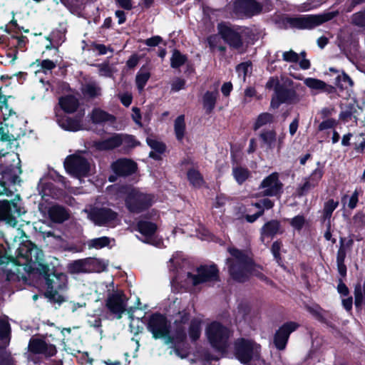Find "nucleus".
I'll return each instance as SVG.
<instances>
[{
	"label": "nucleus",
	"mask_w": 365,
	"mask_h": 365,
	"mask_svg": "<svg viewBox=\"0 0 365 365\" xmlns=\"http://www.w3.org/2000/svg\"><path fill=\"white\" fill-rule=\"evenodd\" d=\"M228 252L231 255L227 259L229 273L231 277L239 282L247 280L250 276H256L262 280L266 277L262 273V267L255 264L247 252L234 247H229Z\"/></svg>",
	"instance_id": "f257e3e1"
},
{
	"label": "nucleus",
	"mask_w": 365,
	"mask_h": 365,
	"mask_svg": "<svg viewBox=\"0 0 365 365\" xmlns=\"http://www.w3.org/2000/svg\"><path fill=\"white\" fill-rule=\"evenodd\" d=\"M205 335L210 346L224 354L229 347L232 331L221 323L212 322L206 327Z\"/></svg>",
	"instance_id": "f03ea898"
},
{
	"label": "nucleus",
	"mask_w": 365,
	"mask_h": 365,
	"mask_svg": "<svg viewBox=\"0 0 365 365\" xmlns=\"http://www.w3.org/2000/svg\"><path fill=\"white\" fill-rule=\"evenodd\" d=\"M83 211L96 226L113 228L120 223L118 213L106 206L88 205Z\"/></svg>",
	"instance_id": "7ed1b4c3"
},
{
	"label": "nucleus",
	"mask_w": 365,
	"mask_h": 365,
	"mask_svg": "<svg viewBox=\"0 0 365 365\" xmlns=\"http://www.w3.org/2000/svg\"><path fill=\"white\" fill-rule=\"evenodd\" d=\"M260 346L252 340L238 339L235 343L236 358L242 364L248 365H264L260 358Z\"/></svg>",
	"instance_id": "20e7f679"
},
{
	"label": "nucleus",
	"mask_w": 365,
	"mask_h": 365,
	"mask_svg": "<svg viewBox=\"0 0 365 365\" xmlns=\"http://www.w3.org/2000/svg\"><path fill=\"white\" fill-rule=\"evenodd\" d=\"M120 192L125 195V205L132 212H140L150 207L154 201L153 195L127 186L120 188Z\"/></svg>",
	"instance_id": "39448f33"
},
{
	"label": "nucleus",
	"mask_w": 365,
	"mask_h": 365,
	"mask_svg": "<svg viewBox=\"0 0 365 365\" xmlns=\"http://www.w3.org/2000/svg\"><path fill=\"white\" fill-rule=\"evenodd\" d=\"M46 292L44 295L51 302L61 304L66 300L65 292L67 289V277L66 274H49L45 277Z\"/></svg>",
	"instance_id": "423d86ee"
},
{
	"label": "nucleus",
	"mask_w": 365,
	"mask_h": 365,
	"mask_svg": "<svg viewBox=\"0 0 365 365\" xmlns=\"http://www.w3.org/2000/svg\"><path fill=\"white\" fill-rule=\"evenodd\" d=\"M50 180H53L55 182L61 183L64 188L68 189L70 187L64 177L56 172L50 173L48 177L41 178L38 185L39 194L41 195L43 198L51 197L54 199H59L63 196V189L56 187Z\"/></svg>",
	"instance_id": "0eeeda50"
},
{
	"label": "nucleus",
	"mask_w": 365,
	"mask_h": 365,
	"mask_svg": "<svg viewBox=\"0 0 365 365\" xmlns=\"http://www.w3.org/2000/svg\"><path fill=\"white\" fill-rule=\"evenodd\" d=\"M64 167L71 175L79 179L87 176L90 170V163L82 152L68 156L64 161Z\"/></svg>",
	"instance_id": "6e6552de"
},
{
	"label": "nucleus",
	"mask_w": 365,
	"mask_h": 365,
	"mask_svg": "<svg viewBox=\"0 0 365 365\" xmlns=\"http://www.w3.org/2000/svg\"><path fill=\"white\" fill-rule=\"evenodd\" d=\"M28 360L34 364L38 362L36 354L51 357L56 354V346L46 341L43 337H31L28 345Z\"/></svg>",
	"instance_id": "1a4fd4ad"
},
{
	"label": "nucleus",
	"mask_w": 365,
	"mask_h": 365,
	"mask_svg": "<svg viewBox=\"0 0 365 365\" xmlns=\"http://www.w3.org/2000/svg\"><path fill=\"white\" fill-rule=\"evenodd\" d=\"M218 280V269L215 265H204L198 267L195 273L187 272L185 282L187 285L197 286L200 284Z\"/></svg>",
	"instance_id": "9d476101"
},
{
	"label": "nucleus",
	"mask_w": 365,
	"mask_h": 365,
	"mask_svg": "<svg viewBox=\"0 0 365 365\" xmlns=\"http://www.w3.org/2000/svg\"><path fill=\"white\" fill-rule=\"evenodd\" d=\"M25 213L19 200L10 202L0 200V221L14 227L17 223V217Z\"/></svg>",
	"instance_id": "9b49d317"
},
{
	"label": "nucleus",
	"mask_w": 365,
	"mask_h": 365,
	"mask_svg": "<svg viewBox=\"0 0 365 365\" xmlns=\"http://www.w3.org/2000/svg\"><path fill=\"white\" fill-rule=\"evenodd\" d=\"M327 21L323 15H299L286 19V24L292 29H312Z\"/></svg>",
	"instance_id": "f8f14e48"
},
{
	"label": "nucleus",
	"mask_w": 365,
	"mask_h": 365,
	"mask_svg": "<svg viewBox=\"0 0 365 365\" xmlns=\"http://www.w3.org/2000/svg\"><path fill=\"white\" fill-rule=\"evenodd\" d=\"M218 33L232 49L239 53H243L245 51L242 36L240 33L232 26L221 23L217 26Z\"/></svg>",
	"instance_id": "ddd939ff"
},
{
	"label": "nucleus",
	"mask_w": 365,
	"mask_h": 365,
	"mask_svg": "<svg viewBox=\"0 0 365 365\" xmlns=\"http://www.w3.org/2000/svg\"><path fill=\"white\" fill-rule=\"evenodd\" d=\"M0 272H2V278L9 282L20 281L24 278L20 274L19 267L15 264L14 260L6 256L0 247Z\"/></svg>",
	"instance_id": "4468645a"
},
{
	"label": "nucleus",
	"mask_w": 365,
	"mask_h": 365,
	"mask_svg": "<svg viewBox=\"0 0 365 365\" xmlns=\"http://www.w3.org/2000/svg\"><path fill=\"white\" fill-rule=\"evenodd\" d=\"M127 300L123 291L115 290L108 294L106 305L110 313L120 318L126 309Z\"/></svg>",
	"instance_id": "2eb2a0df"
},
{
	"label": "nucleus",
	"mask_w": 365,
	"mask_h": 365,
	"mask_svg": "<svg viewBox=\"0 0 365 365\" xmlns=\"http://www.w3.org/2000/svg\"><path fill=\"white\" fill-rule=\"evenodd\" d=\"M147 328L152 333L154 338L159 339L169 334L170 326L165 316L156 313L149 317Z\"/></svg>",
	"instance_id": "dca6fc26"
},
{
	"label": "nucleus",
	"mask_w": 365,
	"mask_h": 365,
	"mask_svg": "<svg viewBox=\"0 0 365 365\" xmlns=\"http://www.w3.org/2000/svg\"><path fill=\"white\" fill-rule=\"evenodd\" d=\"M259 188L263 196L277 197L283 192V184L279 179V174L272 173L262 181Z\"/></svg>",
	"instance_id": "f3484780"
},
{
	"label": "nucleus",
	"mask_w": 365,
	"mask_h": 365,
	"mask_svg": "<svg viewBox=\"0 0 365 365\" xmlns=\"http://www.w3.org/2000/svg\"><path fill=\"white\" fill-rule=\"evenodd\" d=\"M101 262L95 258L75 260L70 263L69 270L73 273L99 272L101 271Z\"/></svg>",
	"instance_id": "a211bd4d"
},
{
	"label": "nucleus",
	"mask_w": 365,
	"mask_h": 365,
	"mask_svg": "<svg viewBox=\"0 0 365 365\" xmlns=\"http://www.w3.org/2000/svg\"><path fill=\"white\" fill-rule=\"evenodd\" d=\"M299 101L297 93L292 89L283 86L275 88V93L272 98L270 106L272 108H278L282 103H293Z\"/></svg>",
	"instance_id": "6ab92c4d"
},
{
	"label": "nucleus",
	"mask_w": 365,
	"mask_h": 365,
	"mask_svg": "<svg viewBox=\"0 0 365 365\" xmlns=\"http://www.w3.org/2000/svg\"><path fill=\"white\" fill-rule=\"evenodd\" d=\"M42 255L41 250L29 241L22 243L18 249V256L24 259V264L40 261Z\"/></svg>",
	"instance_id": "aec40b11"
},
{
	"label": "nucleus",
	"mask_w": 365,
	"mask_h": 365,
	"mask_svg": "<svg viewBox=\"0 0 365 365\" xmlns=\"http://www.w3.org/2000/svg\"><path fill=\"white\" fill-rule=\"evenodd\" d=\"M189 320V313L185 309L180 311L173 323V340L183 341L186 339V324Z\"/></svg>",
	"instance_id": "412c9836"
},
{
	"label": "nucleus",
	"mask_w": 365,
	"mask_h": 365,
	"mask_svg": "<svg viewBox=\"0 0 365 365\" xmlns=\"http://www.w3.org/2000/svg\"><path fill=\"white\" fill-rule=\"evenodd\" d=\"M157 227L155 224L148 221H140L137 225V230L141 234L140 238L143 242L160 247L161 242L155 239Z\"/></svg>",
	"instance_id": "4be33fe9"
},
{
	"label": "nucleus",
	"mask_w": 365,
	"mask_h": 365,
	"mask_svg": "<svg viewBox=\"0 0 365 365\" xmlns=\"http://www.w3.org/2000/svg\"><path fill=\"white\" fill-rule=\"evenodd\" d=\"M298 324L290 322L283 324L276 332L274 337V343L277 349L283 350L285 349L289 336L292 332L295 331Z\"/></svg>",
	"instance_id": "5701e85b"
},
{
	"label": "nucleus",
	"mask_w": 365,
	"mask_h": 365,
	"mask_svg": "<svg viewBox=\"0 0 365 365\" xmlns=\"http://www.w3.org/2000/svg\"><path fill=\"white\" fill-rule=\"evenodd\" d=\"M261 5L255 0H236L234 11L236 14L252 16L260 12Z\"/></svg>",
	"instance_id": "b1692460"
},
{
	"label": "nucleus",
	"mask_w": 365,
	"mask_h": 365,
	"mask_svg": "<svg viewBox=\"0 0 365 365\" xmlns=\"http://www.w3.org/2000/svg\"><path fill=\"white\" fill-rule=\"evenodd\" d=\"M111 168L116 175L128 176L136 171L137 164L131 160L120 158L112 163Z\"/></svg>",
	"instance_id": "393cba45"
},
{
	"label": "nucleus",
	"mask_w": 365,
	"mask_h": 365,
	"mask_svg": "<svg viewBox=\"0 0 365 365\" xmlns=\"http://www.w3.org/2000/svg\"><path fill=\"white\" fill-rule=\"evenodd\" d=\"M259 138L262 141V147L267 150H273L277 148L279 150L283 144V137L277 138V133L274 130H263L259 134Z\"/></svg>",
	"instance_id": "a878e982"
},
{
	"label": "nucleus",
	"mask_w": 365,
	"mask_h": 365,
	"mask_svg": "<svg viewBox=\"0 0 365 365\" xmlns=\"http://www.w3.org/2000/svg\"><path fill=\"white\" fill-rule=\"evenodd\" d=\"M56 121L58 125L65 130L78 131L83 128L81 119L80 118H70L62 115L56 111Z\"/></svg>",
	"instance_id": "bb28decb"
},
{
	"label": "nucleus",
	"mask_w": 365,
	"mask_h": 365,
	"mask_svg": "<svg viewBox=\"0 0 365 365\" xmlns=\"http://www.w3.org/2000/svg\"><path fill=\"white\" fill-rule=\"evenodd\" d=\"M120 133H114L106 139L95 141L93 146L98 150H110L120 147Z\"/></svg>",
	"instance_id": "cd10ccee"
},
{
	"label": "nucleus",
	"mask_w": 365,
	"mask_h": 365,
	"mask_svg": "<svg viewBox=\"0 0 365 365\" xmlns=\"http://www.w3.org/2000/svg\"><path fill=\"white\" fill-rule=\"evenodd\" d=\"M48 215L49 219L56 223H62L69 217L66 208L58 205H53L48 207Z\"/></svg>",
	"instance_id": "c85d7f7f"
},
{
	"label": "nucleus",
	"mask_w": 365,
	"mask_h": 365,
	"mask_svg": "<svg viewBox=\"0 0 365 365\" xmlns=\"http://www.w3.org/2000/svg\"><path fill=\"white\" fill-rule=\"evenodd\" d=\"M218 98L219 92L217 88H215L213 91H207L203 94L202 103L203 108L207 114H210L214 110Z\"/></svg>",
	"instance_id": "c756f323"
},
{
	"label": "nucleus",
	"mask_w": 365,
	"mask_h": 365,
	"mask_svg": "<svg viewBox=\"0 0 365 365\" xmlns=\"http://www.w3.org/2000/svg\"><path fill=\"white\" fill-rule=\"evenodd\" d=\"M282 232L279 222L277 220H270L262 227L261 239L264 242L266 238H273L276 235Z\"/></svg>",
	"instance_id": "7c9ffc66"
},
{
	"label": "nucleus",
	"mask_w": 365,
	"mask_h": 365,
	"mask_svg": "<svg viewBox=\"0 0 365 365\" xmlns=\"http://www.w3.org/2000/svg\"><path fill=\"white\" fill-rule=\"evenodd\" d=\"M90 118L93 123L104 125L106 123H113L115 117L99 108H94L90 114Z\"/></svg>",
	"instance_id": "2f4dec72"
},
{
	"label": "nucleus",
	"mask_w": 365,
	"mask_h": 365,
	"mask_svg": "<svg viewBox=\"0 0 365 365\" xmlns=\"http://www.w3.org/2000/svg\"><path fill=\"white\" fill-rule=\"evenodd\" d=\"M304 84L312 90L331 93L334 91V87L326 83L322 80L314 78H307L304 81Z\"/></svg>",
	"instance_id": "473e14b6"
},
{
	"label": "nucleus",
	"mask_w": 365,
	"mask_h": 365,
	"mask_svg": "<svg viewBox=\"0 0 365 365\" xmlns=\"http://www.w3.org/2000/svg\"><path fill=\"white\" fill-rule=\"evenodd\" d=\"M11 339V327L8 317L6 316L0 318V346H7Z\"/></svg>",
	"instance_id": "72a5a7b5"
},
{
	"label": "nucleus",
	"mask_w": 365,
	"mask_h": 365,
	"mask_svg": "<svg viewBox=\"0 0 365 365\" xmlns=\"http://www.w3.org/2000/svg\"><path fill=\"white\" fill-rule=\"evenodd\" d=\"M58 104L61 108L68 113H74L78 106L79 103L78 99L73 96H65L59 98Z\"/></svg>",
	"instance_id": "f704fd0d"
},
{
	"label": "nucleus",
	"mask_w": 365,
	"mask_h": 365,
	"mask_svg": "<svg viewBox=\"0 0 365 365\" xmlns=\"http://www.w3.org/2000/svg\"><path fill=\"white\" fill-rule=\"evenodd\" d=\"M82 92L89 98H97L101 96V88L97 82L91 81L83 86Z\"/></svg>",
	"instance_id": "c9c22d12"
},
{
	"label": "nucleus",
	"mask_w": 365,
	"mask_h": 365,
	"mask_svg": "<svg viewBox=\"0 0 365 365\" xmlns=\"http://www.w3.org/2000/svg\"><path fill=\"white\" fill-rule=\"evenodd\" d=\"M6 128L0 127V157L8 153L11 148V136L6 133Z\"/></svg>",
	"instance_id": "e433bc0d"
},
{
	"label": "nucleus",
	"mask_w": 365,
	"mask_h": 365,
	"mask_svg": "<svg viewBox=\"0 0 365 365\" xmlns=\"http://www.w3.org/2000/svg\"><path fill=\"white\" fill-rule=\"evenodd\" d=\"M150 78V71L145 67H142L137 73L135 77V83L139 92L143 91Z\"/></svg>",
	"instance_id": "4c0bfd02"
},
{
	"label": "nucleus",
	"mask_w": 365,
	"mask_h": 365,
	"mask_svg": "<svg viewBox=\"0 0 365 365\" xmlns=\"http://www.w3.org/2000/svg\"><path fill=\"white\" fill-rule=\"evenodd\" d=\"M232 175L239 185L244 183L250 176V171L242 166H234L232 168Z\"/></svg>",
	"instance_id": "58836bf2"
},
{
	"label": "nucleus",
	"mask_w": 365,
	"mask_h": 365,
	"mask_svg": "<svg viewBox=\"0 0 365 365\" xmlns=\"http://www.w3.org/2000/svg\"><path fill=\"white\" fill-rule=\"evenodd\" d=\"M185 115H179L174 122L175 135L178 140L182 141L185 134Z\"/></svg>",
	"instance_id": "ea45409f"
},
{
	"label": "nucleus",
	"mask_w": 365,
	"mask_h": 365,
	"mask_svg": "<svg viewBox=\"0 0 365 365\" xmlns=\"http://www.w3.org/2000/svg\"><path fill=\"white\" fill-rule=\"evenodd\" d=\"M202 320L195 318L191 320L188 329V335L192 341L197 340L201 334Z\"/></svg>",
	"instance_id": "a19ab883"
},
{
	"label": "nucleus",
	"mask_w": 365,
	"mask_h": 365,
	"mask_svg": "<svg viewBox=\"0 0 365 365\" xmlns=\"http://www.w3.org/2000/svg\"><path fill=\"white\" fill-rule=\"evenodd\" d=\"M273 120L274 116L272 114L269 113H262L257 116L253 125V129L257 130L264 125L272 123Z\"/></svg>",
	"instance_id": "79ce46f5"
},
{
	"label": "nucleus",
	"mask_w": 365,
	"mask_h": 365,
	"mask_svg": "<svg viewBox=\"0 0 365 365\" xmlns=\"http://www.w3.org/2000/svg\"><path fill=\"white\" fill-rule=\"evenodd\" d=\"M338 205L339 202L335 201L333 199H330L324 203L322 212V218L324 221L327 220H328L329 221L330 220L333 212L338 207Z\"/></svg>",
	"instance_id": "37998d69"
},
{
	"label": "nucleus",
	"mask_w": 365,
	"mask_h": 365,
	"mask_svg": "<svg viewBox=\"0 0 365 365\" xmlns=\"http://www.w3.org/2000/svg\"><path fill=\"white\" fill-rule=\"evenodd\" d=\"M110 242V239L109 237H101L89 240L86 244H87L88 248H90V249L94 248L96 250H99V249H101V248L108 246Z\"/></svg>",
	"instance_id": "c03bdc74"
},
{
	"label": "nucleus",
	"mask_w": 365,
	"mask_h": 365,
	"mask_svg": "<svg viewBox=\"0 0 365 365\" xmlns=\"http://www.w3.org/2000/svg\"><path fill=\"white\" fill-rule=\"evenodd\" d=\"M64 38L65 36L61 31H53L48 38L50 41V45L46 46V48H58L64 41Z\"/></svg>",
	"instance_id": "a18cd8bd"
},
{
	"label": "nucleus",
	"mask_w": 365,
	"mask_h": 365,
	"mask_svg": "<svg viewBox=\"0 0 365 365\" xmlns=\"http://www.w3.org/2000/svg\"><path fill=\"white\" fill-rule=\"evenodd\" d=\"M336 85L341 89H346L352 87L354 82L346 73L342 71L336 78Z\"/></svg>",
	"instance_id": "49530a36"
},
{
	"label": "nucleus",
	"mask_w": 365,
	"mask_h": 365,
	"mask_svg": "<svg viewBox=\"0 0 365 365\" xmlns=\"http://www.w3.org/2000/svg\"><path fill=\"white\" fill-rule=\"evenodd\" d=\"M187 178L194 187H200L203 184V178L199 171L190 169L187 172Z\"/></svg>",
	"instance_id": "de8ad7c7"
},
{
	"label": "nucleus",
	"mask_w": 365,
	"mask_h": 365,
	"mask_svg": "<svg viewBox=\"0 0 365 365\" xmlns=\"http://www.w3.org/2000/svg\"><path fill=\"white\" fill-rule=\"evenodd\" d=\"M120 146H123L125 149L133 148L138 145V142L133 135L120 133Z\"/></svg>",
	"instance_id": "09e8293b"
},
{
	"label": "nucleus",
	"mask_w": 365,
	"mask_h": 365,
	"mask_svg": "<svg viewBox=\"0 0 365 365\" xmlns=\"http://www.w3.org/2000/svg\"><path fill=\"white\" fill-rule=\"evenodd\" d=\"M6 347L0 346V365H14V360Z\"/></svg>",
	"instance_id": "8fccbe9b"
},
{
	"label": "nucleus",
	"mask_w": 365,
	"mask_h": 365,
	"mask_svg": "<svg viewBox=\"0 0 365 365\" xmlns=\"http://www.w3.org/2000/svg\"><path fill=\"white\" fill-rule=\"evenodd\" d=\"M11 109H9L5 96L0 93V121L5 120L11 115Z\"/></svg>",
	"instance_id": "3c124183"
},
{
	"label": "nucleus",
	"mask_w": 365,
	"mask_h": 365,
	"mask_svg": "<svg viewBox=\"0 0 365 365\" xmlns=\"http://www.w3.org/2000/svg\"><path fill=\"white\" fill-rule=\"evenodd\" d=\"M186 61V57L181 54L178 51L175 50L173 53L171 59H170V65L171 67L174 68H178L182 66Z\"/></svg>",
	"instance_id": "603ef678"
},
{
	"label": "nucleus",
	"mask_w": 365,
	"mask_h": 365,
	"mask_svg": "<svg viewBox=\"0 0 365 365\" xmlns=\"http://www.w3.org/2000/svg\"><path fill=\"white\" fill-rule=\"evenodd\" d=\"M98 68V74L101 76L110 78L113 76L114 69L108 63H99L95 65Z\"/></svg>",
	"instance_id": "864d4df0"
},
{
	"label": "nucleus",
	"mask_w": 365,
	"mask_h": 365,
	"mask_svg": "<svg viewBox=\"0 0 365 365\" xmlns=\"http://www.w3.org/2000/svg\"><path fill=\"white\" fill-rule=\"evenodd\" d=\"M351 23L360 28L365 27V9L354 14L351 16Z\"/></svg>",
	"instance_id": "5fc2aeb1"
},
{
	"label": "nucleus",
	"mask_w": 365,
	"mask_h": 365,
	"mask_svg": "<svg viewBox=\"0 0 365 365\" xmlns=\"http://www.w3.org/2000/svg\"><path fill=\"white\" fill-rule=\"evenodd\" d=\"M324 174L322 168H317L307 178V180L312 182V185L317 186L321 180Z\"/></svg>",
	"instance_id": "6e6d98bb"
},
{
	"label": "nucleus",
	"mask_w": 365,
	"mask_h": 365,
	"mask_svg": "<svg viewBox=\"0 0 365 365\" xmlns=\"http://www.w3.org/2000/svg\"><path fill=\"white\" fill-rule=\"evenodd\" d=\"M41 68L36 71V73L42 72L45 74H47L48 72H50L52 69L56 68V64L53 61L46 59L43 60L40 62Z\"/></svg>",
	"instance_id": "4d7b16f0"
},
{
	"label": "nucleus",
	"mask_w": 365,
	"mask_h": 365,
	"mask_svg": "<svg viewBox=\"0 0 365 365\" xmlns=\"http://www.w3.org/2000/svg\"><path fill=\"white\" fill-rule=\"evenodd\" d=\"M282 60L287 63H297L299 61V55L293 50L284 51L282 53Z\"/></svg>",
	"instance_id": "13d9d810"
},
{
	"label": "nucleus",
	"mask_w": 365,
	"mask_h": 365,
	"mask_svg": "<svg viewBox=\"0 0 365 365\" xmlns=\"http://www.w3.org/2000/svg\"><path fill=\"white\" fill-rule=\"evenodd\" d=\"M147 142L148 145L151 148L153 151L158 153H164L165 150V145L156 140L148 138Z\"/></svg>",
	"instance_id": "bf43d9fd"
},
{
	"label": "nucleus",
	"mask_w": 365,
	"mask_h": 365,
	"mask_svg": "<svg viewBox=\"0 0 365 365\" xmlns=\"http://www.w3.org/2000/svg\"><path fill=\"white\" fill-rule=\"evenodd\" d=\"M250 68V64L247 62L239 64L236 67V72L237 73L239 78H242L243 81H245V78Z\"/></svg>",
	"instance_id": "052dcab7"
},
{
	"label": "nucleus",
	"mask_w": 365,
	"mask_h": 365,
	"mask_svg": "<svg viewBox=\"0 0 365 365\" xmlns=\"http://www.w3.org/2000/svg\"><path fill=\"white\" fill-rule=\"evenodd\" d=\"M130 328L131 332L134 334H138L143 329L142 327V322L139 318H135L133 315L130 316Z\"/></svg>",
	"instance_id": "680f3d73"
},
{
	"label": "nucleus",
	"mask_w": 365,
	"mask_h": 365,
	"mask_svg": "<svg viewBox=\"0 0 365 365\" xmlns=\"http://www.w3.org/2000/svg\"><path fill=\"white\" fill-rule=\"evenodd\" d=\"M291 225L297 230H301L305 222V219L303 215H297L289 220Z\"/></svg>",
	"instance_id": "e2e57ef3"
},
{
	"label": "nucleus",
	"mask_w": 365,
	"mask_h": 365,
	"mask_svg": "<svg viewBox=\"0 0 365 365\" xmlns=\"http://www.w3.org/2000/svg\"><path fill=\"white\" fill-rule=\"evenodd\" d=\"M314 187V185H312L311 181L307 180V178H304V183L302 185H300L297 188L298 195H303Z\"/></svg>",
	"instance_id": "0e129e2a"
},
{
	"label": "nucleus",
	"mask_w": 365,
	"mask_h": 365,
	"mask_svg": "<svg viewBox=\"0 0 365 365\" xmlns=\"http://www.w3.org/2000/svg\"><path fill=\"white\" fill-rule=\"evenodd\" d=\"M336 124V121L334 119L329 118L323 120L319 125V130H324L334 128Z\"/></svg>",
	"instance_id": "69168bd1"
},
{
	"label": "nucleus",
	"mask_w": 365,
	"mask_h": 365,
	"mask_svg": "<svg viewBox=\"0 0 365 365\" xmlns=\"http://www.w3.org/2000/svg\"><path fill=\"white\" fill-rule=\"evenodd\" d=\"M281 242H279V241H276L274 242H273L272 245V247H271V251H272V253L274 257V259L278 262L281 258H280V249H281Z\"/></svg>",
	"instance_id": "338daca9"
},
{
	"label": "nucleus",
	"mask_w": 365,
	"mask_h": 365,
	"mask_svg": "<svg viewBox=\"0 0 365 365\" xmlns=\"http://www.w3.org/2000/svg\"><path fill=\"white\" fill-rule=\"evenodd\" d=\"M185 83V82L183 79L178 78L173 81L171 85V90L174 92H178L184 88Z\"/></svg>",
	"instance_id": "774afa93"
}]
</instances>
